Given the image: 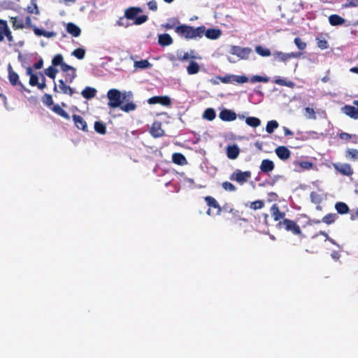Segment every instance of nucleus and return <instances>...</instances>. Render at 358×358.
Here are the masks:
<instances>
[{
	"label": "nucleus",
	"instance_id": "1",
	"mask_svg": "<svg viewBox=\"0 0 358 358\" xmlns=\"http://www.w3.org/2000/svg\"><path fill=\"white\" fill-rule=\"evenodd\" d=\"M131 96L130 93L127 94L126 92H121L117 89H110L107 92L108 99V106L110 108H120L121 110L125 113H129L136 109L137 106L133 101H129L127 97Z\"/></svg>",
	"mask_w": 358,
	"mask_h": 358
},
{
	"label": "nucleus",
	"instance_id": "2",
	"mask_svg": "<svg viewBox=\"0 0 358 358\" xmlns=\"http://www.w3.org/2000/svg\"><path fill=\"white\" fill-rule=\"evenodd\" d=\"M175 31L187 40L201 38L204 35L205 27L200 26L194 28L192 26L180 24L175 28Z\"/></svg>",
	"mask_w": 358,
	"mask_h": 358
},
{
	"label": "nucleus",
	"instance_id": "3",
	"mask_svg": "<svg viewBox=\"0 0 358 358\" xmlns=\"http://www.w3.org/2000/svg\"><path fill=\"white\" fill-rule=\"evenodd\" d=\"M142 9L140 7H129L124 11V17L128 20H134V24L140 25L145 22L148 17L147 15H143L138 17L140 13H142Z\"/></svg>",
	"mask_w": 358,
	"mask_h": 358
},
{
	"label": "nucleus",
	"instance_id": "4",
	"mask_svg": "<svg viewBox=\"0 0 358 358\" xmlns=\"http://www.w3.org/2000/svg\"><path fill=\"white\" fill-rule=\"evenodd\" d=\"M276 227L278 229H284L285 231L291 232L294 235L303 236L302 231L294 220L289 219H283L277 223Z\"/></svg>",
	"mask_w": 358,
	"mask_h": 358
},
{
	"label": "nucleus",
	"instance_id": "5",
	"mask_svg": "<svg viewBox=\"0 0 358 358\" xmlns=\"http://www.w3.org/2000/svg\"><path fill=\"white\" fill-rule=\"evenodd\" d=\"M252 173L250 171H242L240 169H236L229 176V179L236 181L240 185H243L248 182L251 178Z\"/></svg>",
	"mask_w": 358,
	"mask_h": 358
},
{
	"label": "nucleus",
	"instance_id": "6",
	"mask_svg": "<svg viewBox=\"0 0 358 358\" xmlns=\"http://www.w3.org/2000/svg\"><path fill=\"white\" fill-rule=\"evenodd\" d=\"M8 80L11 85L13 86H18L20 87V90L23 92L25 90V87L24 85L20 81L19 75L15 72L13 69V67L10 64L8 65Z\"/></svg>",
	"mask_w": 358,
	"mask_h": 358
},
{
	"label": "nucleus",
	"instance_id": "7",
	"mask_svg": "<svg viewBox=\"0 0 358 358\" xmlns=\"http://www.w3.org/2000/svg\"><path fill=\"white\" fill-rule=\"evenodd\" d=\"M301 53L300 52H289V53H285L281 51H274L273 52V56L275 59V60L280 62H287L288 60H289L292 58H297L300 57Z\"/></svg>",
	"mask_w": 358,
	"mask_h": 358
},
{
	"label": "nucleus",
	"instance_id": "8",
	"mask_svg": "<svg viewBox=\"0 0 358 358\" xmlns=\"http://www.w3.org/2000/svg\"><path fill=\"white\" fill-rule=\"evenodd\" d=\"M251 52L252 49L250 48H242L240 46L234 45L231 48V53L232 55H236L242 59H248Z\"/></svg>",
	"mask_w": 358,
	"mask_h": 358
},
{
	"label": "nucleus",
	"instance_id": "9",
	"mask_svg": "<svg viewBox=\"0 0 358 358\" xmlns=\"http://www.w3.org/2000/svg\"><path fill=\"white\" fill-rule=\"evenodd\" d=\"M150 104L159 103L164 106H169L171 105V99L168 96H155L150 98L148 101Z\"/></svg>",
	"mask_w": 358,
	"mask_h": 358
},
{
	"label": "nucleus",
	"instance_id": "10",
	"mask_svg": "<svg viewBox=\"0 0 358 358\" xmlns=\"http://www.w3.org/2000/svg\"><path fill=\"white\" fill-rule=\"evenodd\" d=\"M219 117L224 122H231L236 119V113L229 109H223L219 113Z\"/></svg>",
	"mask_w": 358,
	"mask_h": 358
},
{
	"label": "nucleus",
	"instance_id": "11",
	"mask_svg": "<svg viewBox=\"0 0 358 358\" xmlns=\"http://www.w3.org/2000/svg\"><path fill=\"white\" fill-rule=\"evenodd\" d=\"M334 169L341 174L346 176H351L353 174V170L348 164H334Z\"/></svg>",
	"mask_w": 358,
	"mask_h": 358
},
{
	"label": "nucleus",
	"instance_id": "12",
	"mask_svg": "<svg viewBox=\"0 0 358 358\" xmlns=\"http://www.w3.org/2000/svg\"><path fill=\"white\" fill-rule=\"evenodd\" d=\"M72 119L74 122L75 126L83 131H87V124L85 119L79 115H73Z\"/></svg>",
	"mask_w": 358,
	"mask_h": 358
},
{
	"label": "nucleus",
	"instance_id": "13",
	"mask_svg": "<svg viewBox=\"0 0 358 358\" xmlns=\"http://www.w3.org/2000/svg\"><path fill=\"white\" fill-rule=\"evenodd\" d=\"M271 216L275 221H281L280 220L285 219V213L280 210L278 206L276 203H274L271 207Z\"/></svg>",
	"mask_w": 358,
	"mask_h": 358
},
{
	"label": "nucleus",
	"instance_id": "14",
	"mask_svg": "<svg viewBox=\"0 0 358 358\" xmlns=\"http://www.w3.org/2000/svg\"><path fill=\"white\" fill-rule=\"evenodd\" d=\"M342 112L347 116L357 120L358 119V108L350 105H345L341 108Z\"/></svg>",
	"mask_w": 358,
	"mask_h": 358
},
{
	"label": "nucleus",
	"instance_id": "15",
	"mask_svg": "<svg viewBox=\"0 0 358 358\" xmlns=\"http://www.w3.org/2000/svg\"><path fill=\"white\" fill-rule=\"evenodd\" d=\"M275 154L281 160H287L291 156L290 150L285 146L281 145L275 148Z\"/></svg>",
	"mask_w": 358,
	"mask_h": 358
},
{
	"label": "nucleus",
	"instance_id": "16",
	"mask_svg": "<svg viewBox=\"0 0 358 358\" xmlns=\"http://www.w3.org/2000/svg\"><path fill=\"white\" fill-rule=\"evenodd\" d=\"M150 133L155 138L161 137L164 135V130L162 129V124L159 122H155L150 128Z\"/></svg>",
	"mask_w": 358,
	"mask_h": 358
},
{
	"label": "nucleus",
	"instance_id": "17",
	"mask_svg": "<svg viewBox=\"0 0 358 358\" xmlns=\"http://www.w3.org/2000/svg\"><path fill=\"white\" fill-rule=\"evenodd\" d=\"M274 167L273 162L268 159H263L259 166L261 171L265 173L272 171Z\"/></svg>",
	"mask_w": 358,
	"mask_h": 358
},
{
	"label": "nucleus",
	"instance_id": "18",
	"mask_svg": "<svg viewBox=\"0 0 358 358\" xmlns=\"http://www.w3.org/2000/svg\"><path fill=\"white\" fill-rule=\"evenodd\" d=\"M240 153V149L236 145H229L227 148V155L230 159H236Z\"/></svg>",
	"mask_w": 358,
	"mask_h": 358
},
{
	"label": "nucleus",
	"instance_id": "19",
	"mask_svg": "<svg viewBox=\"0 0 358 358\" xmlns=\"http://www.w3.org/2000/svg\"><path fill=\"white\" fill-rule=\"evenodd\" d=\"M66 29V31L74 37H78L81 34L80 27L73 22L67 23Z\"/></svg>",
	"mask_w": 358,
	"mask_h": 358
},
{
	"label": "nucleus",
	"instance_id": "20",
	"mask_svg": "<svg viewBox=\"0 0 358 358\" xmlns=\"http://www.w3.org/2000/svg\"><path fill=\"white\" fill-rule=\"evenodd\" d=\"M173 41L169 34H159L158 36V43L161 46H168L173 43Z\"/></svg>",
	"mask_w": 358,
	"mask_h": 358
},
{
	"label": "nucleus",
	"instance_id": "21",
	"mask_svg": "<svg viewBox=\"0 0 358 358\" xmlns=\"http://www.w3.org/2000/svg\"><path fill=\"white\" fill-rule=\"evenodd\" d=\"M59 87L60 89V91L59 92H62L65 94H69L70 96H72L75 91L73 88H71L70 86L66 85L65 80H59Z\"/></svg>",
	"mask_w": 358,
	"mask_h": 358
},
{
	"label": "nucleus",
	"instance_id": "22",
	"mask_svg": "<svg viewBox=\"0 0 358 358\" xmlns=\"http://www.w3.org/2000/svg\"><path fill=\"white\" fill-rule=\"evenodd\" d=\"M204 200L209 207H212L217 210V215L220 214L222 211V208L215 198L210 196H207L204 198Z\"/></svg>",
	"mask_w": 358,
	"mask_h": 358
},
{
	"label": "nucleus",
	"instance_id": "23",
	"mask_svg": "<svg viewBox=\"0 0 358 358\" xmlns=\"http://www.w3.org/2000/svg\"><path fill=\"white\" fill-rule=\"evenodd\" d=\"M34 33L38 36H44L46 38H52L56 36V33L55 31H46L45 30L41 29L37 27H33Z\"/></svg>",
	"mask_w": 358,
	"mask_h": 358
},
{
	"label": "nucleus",
	"instance_id": "24",
	"mask_svg": "<svg viewBox=\"0 0 358 358\" xmlns=\"http://www.w3.org/2000/svg\"><path fill=\"white\" fill-rule=\"evenodd\" d=\"M172 161L174 164L178 165H184L187 164L185 157L179 152H175L172 155Z\"/></svg>",
	"mask_w": 358,
	"mask_h": 358
},
{
	"label": "nucleus",
	"instance_id": "25",
	"mask_svg": "<svg viewBox=\"0 0 358 358\" xmlns=\"http://www.w3.org/2000/svg\"><path fill=\"white\" fill-rule=\"evenodd\" d=\"M329 21L331 25L338 26L344 24L345 20L336 14L331 15L329 17Z\"/></svg>",
	"mask_w": 358,
	"mask_h": 358
},
{
	"label": "nucleus",
	"instance_id": "26",
	"mask_svg": "<svg viewBox=\"0 0 358 358\" xmlns=\"http://www.w3.org/2000/svg\"><path fill=\"white\" fill-rule=\"evenodd\" d=\"M96 90L95 88L86 87L81 92L82 96L86 99H90L95 96Z\"/></svg>",
	"mask_w": 358,
	"mask_h": 358
},
{
	"label": "nucleus",
	"instance_id": "27",
	"mask_svg": "<svg viewBox=\"0 0 358 358\" xmlns=\"http://www.w3.org/2000/svg\"><path fill=\"white\" fill-rule=\"evenodd\" d=\"M10 22L12 23V27L14 29H22L24 27V21L17 17H10Z\"/></svg>",
	"mask_w": 358,
	"mask_h": 358
},
{
	"label": "nucleus",
	"instance_id": "28",
	"mask_svg": "<svg viewBox=\"0 0 358 358\" xmlns=\"http://www.w3.org/2000/svg\"><path fill=\"white\" fill-rule=\"evenodd\" d=\"M205 36L209 39H217L221 34V31L217 29H208L204 32Z\"/></svg>",
	"mask_w": 358,
	"mask_h": 358
},
{
	"label": "nucleus",
	"instance_id": "29",
	"mask_svg": "<svg viewBox=\"0 0 358 358\" xmlns=\"http://www.w3.org/2000/svg\"><path fill=\"white\" fill-rule=\"evenodd\" d=\"M51 109L54 113L62 117L63 118L68 120H70V115L68 114L67 112L63 110L59 105L55 104L52 106Z\"/></svg>",
	"mask_w": 358,
	"mask_h": 358
},
{
	"label": "nucleus",
	"instance_id": "30",
	"mask_svg": "<svg viewBox=\"0 0 358 358\" xmlns=\"http://www.w3.org/2000/svg\"><path fill=\"white\" fill-rule=\"evenodd\" d=\"M26 73L28 76H30L29 83L31 86H36L38 83V76L33 73L32 69L29 66H28L26 69Z\"/></svg>",
	"mask_w": 358,
	"mask_h": 358
},
{
	"label": "nucleus",
	"instance_id": "31",
	"mask_svg": "<svg viewBox=\"0 0 358 358\" xmlns=\"http://www.w3.org/2000/svg\"><path fill=\"white\" fill-rule=\"evenodd\" d=\"M335 208L338 213L341 215L347 214L350 210L348 206L345 203L341 201L337 202L335 204Z\"/></svg>",
	"mask_w": 358,
	"mask_h": 358
},
{
	"label": "nucleus",
	"instance_id": "32",
	"mask_svg": "<svg viewBox=\"0 0 358 358\" xmlns=\"http://www.w3.org/2000/svg\"><path fill=\"white\" fill-rule=\"evenodd\" d=\"M199 65L198 63L194 61L190 62L188 66L187 67V71L189 75L197 73L199 71Z\"/></svg>",
	"mask_w": 358,
	"mask_h": 358
},
{
	"label": "nucleus",
	"instance_id": "33",
	"mask_svg": "<svg viewBox=\"0 0 358 358\" xmlns=\"http://www.w3.org/2000/svg\"><path fill=\"white\" fill-rule=\"evenodd\" d=\"M94 130L99 134H105L106 133V126L101 121H96L94 122Z\"/></svg>",
	"mask_w": 358,
	"mask_h": 358
},
{
	"label": "nucleus",
	"instance_id": "34",
	"mask_svg": "<svg viewBox=\"0 0 358 358\" xmlns=\"http://www.w3.org/2000/svg\"><path fill=\"white\" fill-rule=\"evenodd\" d=\"M255 52L262 57H269L271 55L270 50L262 45H257L255 47Z\"/></svg>",
	"mask_w": 358,
	"mask_h": 358
},
{
	"label": "nucleus",
	"instance_id": "35",
	"mask_svg": "<svg viewBox=\"0 0 358 358\" xmlns=\"http://www.w3.org/2000/svg\"><path fill=\"white\" fill-rule=\"evenodd\" d=\"M345 157L354 161L358 160V150L351 148L345 151Z\"/></svg>",
	"mask_w": 358,
	"mask_h": 358
},
{
	"label": "nucleus",
	"instance_id": "36",
	"mask_svg": "<svg viewBox=\"0 0 358 358\" xmlns=\"http://www.w3.org/2000/svg\"><path fill=\"white\" fill-rule=\"evenodd\" d=\"M246 124L252 127H257L261 124V121L259 118L255 117H248L245 119Z\"/></svg>",
	"mask_w": 358,
	"mask_h": 358
},
{
	"label": "nucleus",
	"instance_id": "37",
	"mask_svg": "<svg viewBox=\"0 0 358 358\" xmlns=\"http://www.w3.org/2000/svg\"><path fill=\"white\" fill-rule=\"evenodd\" d=\"M215 111L213 108H209L205 110L203 117L207 120L212 121L215 118Z\"/></svg>",
	"mask_w": 358,
	"mask_h": 358
},
{
	"label": "nucleus",
	"instance_id": "38",
	"mask_svg": "<svg viewBox=\"0 0 358 358\" xmlns=\"http://www.w3.org/2000/svg\"><path fill=\"white\" fill-rule=\"evenodd\" d=\"M57 73L58 70L53 66H49L44 70V73L52 80H55Z\"/></svg>",
	"mask_w": 358,
	"mask_h": 358
},
{
	"label": "nucleus",
	"instance_id": "39",
	"mask_svg": "<svg viewBox=\"0 0 358 358\" xmlns=\"http://www.w3.org/2000/svg\"><path fill=\"white\" fill-rule=\"evenodd\" d=\"M278 126L279 124L276 120L268 121L266 124V131L268 134H272Z\"/></svg>",
	"mask_w": 358,
	"mask_h": 358
},
{
	"label": "nucleus",
	"instance_id": "40",
	"mask_svg": "<svg viewBox=\"0 0 358 358\" xmlns=\"http://www.w3.org/2000/svg\"><path fill=\"white\" fill-rule=\"evenodd\" d=\"M338 216L336 213H329L322 218V222L327 224H331L335 222Z\"/></svg>",
	"mask_w": 358,
	"mask_h": 358
},
{
	"label": "nucleus",
	"instance_id": "41",
	"mask_svg": "<svg viewBox=\"0 0 358 358\" xmlns=\"http://www.w3.org/2000/svg\"><path fill=\"white\" fill-rule=\"evenodd\" d=\"M71 55L78 59H83L85 56V50L83 48H76L71 52Z\"/></svg>",
	"mask_w": 358,
	"mask_h": 358
},
{
	"label": "nucleus",
	"instance_id": "42",
	"mask_svg": "<svg viewBox=\"0 0 358 358\" xmlns=\"http://www.w3.org/2000/svg\"><path fill=\"white\" fill-rule=\"evenodd\" d=\"M250 82L252 83H268L269 81V78L266 76H262L259 75L253 76L250 78Z\"/></svg>",
	"mask_w": 358,
	"mask_h": 358
},
{
	"label": "nucleus",
	"instance_id": "43",
	"mask_svg": "<svg viewBox=\"0 0 358 358\" xmlns=\"http://www.w3.org/2000/svg\"><path fill=\"white\" fill-rule=\"evenodd\" d=\"M317 47L320 48L321 50H325L327 49L329 47V44L327 41L322 37H317L316 38Z\"/></svg>",
	"mask_w": 358,
	"mask_h": 358
},
{
	"label": "nucleus",
	"instance_id": "44",
	"mask_svg": "<svg viewBox=\"0 0 358 358\" xmlns=\"http://www.w3.org/2000/svg\"><path fill=\"white\" fill-rule=\"evenodd\" d=\"M134 66L139 69H147L151 66V64L147 59H142L135 62Z\"/></svg>",
	"mask_w": 358,
	"mask_h": 358
},
{
	"label": "nucleus",
	"instance_id": "45",
	"mask_svg": "<svg viewBox=\"0 0 358 358\" xmlns=\"http://www.w3.org/2000/svg\"><path fill=\"white\" fill-rule=\"evenodd\" d=\"M64 62V58L61 54L56 55L52 60V64L54 67L57 66H61Z\"/></svg>",
	"mask_w": 358,
	"mask_h": 358
},
{
	"label": "nucleus",
	"instance_id": "46",
	"mask_svg": "<svg viewBox=\"0 0 358 358\" xmlns=\"http://www.w3.org/2000/svg\"><path fill=\"white\" fill-rule=\"evenodd\" d=\"M249 206L252 210L262 209L264 206V202L262 200H257L251 202Z\"/></svg>",
	"mask_w": 358,
	"mask_h": 358
},
{
	"label": "nucleus",
	"instance_id": "47",
	"mask_svg": "<svg viewBox=\"0 0 358 358\" xmlns=\"http://www.w3.org/2000/svg\"><path fill=\"white\" fill-rule=\"evenodd\" d=\"M304 110H305V116L308 119H311V120L316 119L315 112L313 108H310V107H306L304 108Z\"/></svg>",
	"mask_w": 358,
	"mask_h": 358
},
{
	"label": "nucleus",
	"instance_id": "48",
	"mask_svg": "<svg viewBox=\"0 0 358 358\" xmlns=\"http://www.w3.org/2000/svg\"><path fill=\"white\" fill-rule=\"evenodd\" d=\"M222 188L228 192H235L236 190V187L231 182L228 181H224L222 183Z\"/></svg>",
	"mask_w": 358,
	"mask_h": 358
},
{
	"label": "nucleus",
	"instance_id": "49",
	"mask_svg": "<svg viewBox=\"0 0 358 358\" xmlns=\"http://www.w3.org/2000/svg\"><path fill=\"white\" fill-rule=\"evenodd\" d=\"M297 164L303 170H310L313 168V164L311 162L309 161H303V162H297Z\"/></svg>",
	"mask_w": 358,
	"mask_h": 358
},
{
	"label": "nucleus",
	"instance_id": "50",
	"mask_svg": "<svg viewBox=\"0 0 358 358\" xmlns=\"http://www.w3.org/2000/svg\"><path fill=\"white\" fill-rule=\"evenodd\" d=\"M217 78L222 83H234V75H227L225 76H219Z\"/></svg>",
	"mask_w": 358,
	"mask_h": 358
},
{
	"label": "nucleus",
	"instance_id": "51",
	"mask_svg": "<svg viewBox=\"0 0 358 358\" xmlns=\"http://www.w3.org/2000/svg\"><path fill=\"white\" fill-rule=\"evenodd\" d=\"M76 71L67 72L65 74V82L71 83L76 77Z\"/></svg>",
	"mask_w": 358,
	"mask_h": 358
},
{
	"label": "nucleus",
	"instance_id": "52",
	"mask_svg": "<svg viewBox=\"0 0 358 358\" xmlns=\"http://www.w3.org/2000/svg\"><path fill=\"white\" fill-rule=\"evenodd\" d=\"M27 10L29 13H31V14H33V13L38 14V13H39L38 6L34 1H31V6H27Z\"/></svg>",
	"mask_w": 358,
	"mask_h": 358
},
{
	"label": "nucleus",
	"instance_id": "53",
	"mask_svg": "<svg viewBox=\"0 0 358 358\" xmlns=\"http://www.w3.org/2000/svg\"><path fill=\"white\" fill-rule=\"evenodd\" d=\"M42 101H43V103L48 106H50L53 105L52 97L50 94H45L43 96Z\"/></svg>",
	"mask_w": 358,
	"mask_h": 358
},
{
	"label": "nucleus",
	"instance_id": "54",
	"mask_svg": "<svg viewBox=\"0 0 358 358\" xmlns=\"http://www.w3.org/2000/svg\"><path fill=\"white\" fill-rule=\"evenodd\" d=\"M249 80L248 78L245 76H236L234 75V83H245Z\"/></svg>",
	"mask_w": 358,
	"mask_h": 358
},
{
	"label": "nucleus",
	"instance_id": "55",
	"mask_svg": "<svg viewBox=\"0 0 358 358\" xmlns=\"http://www.w3.org/2000/svg\"><path fill=\"white\" fill-rule=\"evenodd\" d=\"M294 43L296 45V47L301 50H303L306 48V43L299 38L296 37L294 38Z\"/></svg>",
	"mask_w": 358,
	"mask_h": 358
},
{
	"label": "nucleus",
	"instance_id": "56",
	"mask_svg": "<svg viewBox=\"0 0 358 358\" xmlns=\"http://www.w3.org/2000/svg\"><path fill=\"white\" fill-rule=\"evenodd\" d=\"M4 28L6 30L3 32V37L6 36L9 42H13V36L8 26H5Z\"/></svg>",
	"mask_w": 358,
	"mask_h": 358
},
{
	"label": "nucleus",
	"instance_id": "57",
	"mask_svg": "<svg viewBox=\"0 0 358 358\" xmlns=\"http://www.w3.org/2000/svg\"><path fill=\"white\" fill-rule=\"evenodd\" d=\"M5 26H8L7 22L0 19V42L3 41V32L6 30Z\"/></svg>",
	"mask_w": 358,
	"mask_h": 358
},
{
	"label": "nucleus",
	"instance_id": "58",
	"mask_svg": "<svg viewBox=\"0 0 358 358\" xmlns=\"http://www.w3.org/2000/svg\"><path fill=\"white\" fill-rule=\"evenodd\" d=\"M274 83L275 84L281 85V86L290 87V86L293 85V83L292 82H290V81L289 82H287L285 80L281 79V78H276L275 80Z\"/></svg>",
	"mask_w": 358,
	"mask_h": 358
},
{
	"label": "nucleus",
	"instance_id": "59",
	"mask_svg": "<svg viewBox=\"0 0 358 358\" xmlns=\"http://www.w3.org/2000/svg\"><path fill=\"white\" fill-rule=\"evenodd\" d=\"M60 67L61 70L64 73L76 71V69L74 67L66 64L65 62H64Z\"/></svg>",
	"mask_w": 358,
	"mask_h": 358
},
{
	"label": "nucleus",
	"instance_id": "60",
	"mask_svg": "<svg viewBox=\"0 0 358 358\" xmlns=\"http://www.w3.org/2000/svg\"><path fill=\"white\" fill-rule=\"evenodd\" d=\"M348 2L343 5L344 8L357 7L358 0H347Z\"/></svg>",
	"mask_w": 358,
	"mask_h": 358
},
{
	"label": "nucleus",
	"instance_id": "61",
	"mask_svg": "<svg viewBox=\"0 0 358 358\" xmlns=\"http://www.w3.org/2000/svg\"><path fill=\"white\" fill-rule=\"evenodd\" d=\"M148 8L153 11H156L157 10V3L155 0H151L148 3Z\"/></svg>",
	"mask_w": 358,
	"mask_h": 358
},
{
	"label": "nucleus",
	"instance_id": "62",
	"mask_svg": "<svg viewBox=\"0 0 358 358\" xmlns=\"http://www.w3.org/2000/svg\"><path fill=\"white\" fill-rule=\"evenodd\" d=\"M125 17L124 15L123 17H120L119 18V20L117 21V24L119 25V26H122V27H128L129 24L128 23H124V21H125Z\"/></svg>",
	"mask_w": 358,
	"mask_h": 358
},
{
	"label": "nucleus",
	"instance_id": "63",
	"mask_svg": "<svg viewBox=\"0 0 358 358\" xmlns=\"http://www.w3.org/2000/svg\"><path fill=\"white\" fill-rule=\"evenodd\" d=\"M43 66V59L42 58H40L38 61L34 64V68L35 69H40Z\"/></svg>",
	"mask_w": 358,
	"mask_h": 358
},
{
	"label": "nucleus",
	"instance_id": "64",
	"mask_svg": "<svg viewBox=\"0 0 358 358\" xmlns=\"http://www.w3.org/2000/svg\"><path fill=\"white\" fill-rule=\"evenodd\" d=\"M339 137L341 139L345 141H349L351 139V135L345 132L341 133Z\"/></svg>",
	"mask_w": 358,
	"mask_h": 358
}]
</instances>
